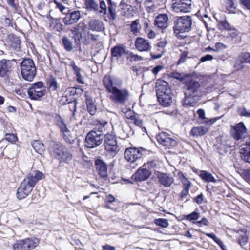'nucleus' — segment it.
<instances>
[{
    "instance_id": "864d4df0",
    "label": "nucleus",
    "mask_w": 250,
    "mask_h": 250,
    "mask_svg": "<svg viewBox=\"0 0 250 250\" xmlns=\"http://www.w3.org/2000/svg\"><path fill=\"white\" fill-rule=\"evenodd\" d=\"M143 22H144V31L145 32L147 33L148 31L151 30L150 29V21L148 19H146V18H145V19L142 21Z\"/></svg>"
},
{
    "instance_id": "774afa93",
    "label": "nucleus",
    "mask_w": 250,
    "mask_h": 250,
    "mask_svg": "<svg viewBox=\"0 0 250 250\" xmlns=\"http://www.w3.org/2000/svg\"><path fill=\"white\" fill-rule=\"evenodd\" d=\"M163 68V67L161 65H157L152 69V72L153 74L156 75Z\"/></svg>"
},
{
    "instance_id": "f704fd0d",
    "label": "nucleus",
    "mask_w": 250,
    "mask_h": 250,
    "mask_svg": "<svg viewBox=\"0 0 250 250\" xmlns=\"http://www.w3.org/2000/svg\"><path fill=\"white\" fill-rule=\"evenodd\" d=\"M122 180L125 182L126 184H133V182H141V173H134L130 179L122 178Z\"/></svg>"
},
{
    "instance_id": "4468645a",
    "label": "nucleus",
    "mask_w": 250,
    "mask_h": 250,
    "mask_svg": "<svg viewBox=\"0 0 250 250\" xmlns=\"http://www.w3.org/2000/svg\"><path fill=\"white\" fill-rule=\"evenodd\" d=\"M115 163V161H113L107 164L101 157H98L94 161V166L98 172H107V170L110 172L113 170Z\"/></svg>"
},
{
    "instance_id": "4d7b16f0",
    "label": "nucleus",
    "mask_w": 250,
    "mask_h": 250,
    "mask_svg": "<svg viewBox=\"0 0 250 250\" xmlns=\"http://www.w3.org/2000/svg\"><path fill=\"white\" fill-rule=\"evenodd\" d=\"M213 59L212 55L210 54H207L205 56H202L200 59V62H203L207 61H211Z\"/></svg>"
},
{
    "instance_id": "69168bd1",
    "label": "nucleus",
    "mask_w": 250,
    "mask_h": 250,
    "mask_svg": "<svg viewBox=\"0 0 250 250\" xmlns=\"http://www.w3.org/2000/svg\"><path fill=\"white\" fill-rule=\"evenodd\" d=\"M240 176L247 182L250 183V173H239Z\"/></svg>"
},
{
    "instance_id": "79ce46f5",
    "label": "nucleus",
    "mask_w": 250,
    "mask_h": 250,
    "mask_svg": "<svg viewBox=\"0 0 250 250\" xmlns=\"http://www.w3.org/2000/svg\"><path fill=\"white\" fill-rule=\"evenodd\" d=\"M199 216L200 215L199 213L196 211H193L189 214L185 215L184 218L187 220L193 221L197 220L199 218Z\"/></svg>"
},
{
    "instance_id": "e433bc0d",
    "label": "nucleus",
    "mask_w": 250,
    "mask_h": 250,
    "mask_svg": "<svg viewBox=\"0 0 250 250\" xmlns=\"http://www.w3.org/2000/svg\"><path fill=\"white\" fill-rule=\"evenodd\" d=\"M218 28L220 30H226L230 31L233 29V28L231 27V25L226 20L219 21L218 23Z\"/></svg>"
},
{
    "instance_id": "cd10ccee",
    "label": "nucleus",
    "mask_w": 250,
    "mask_h": 250,
    "mask_svg": "<svg viewBox=\"0 0 250 250\" xmlns=\"http://www.w3.org/2000/svg\"><path fill=\"white\" fill-rule=\"evenodd\" d=\"M157 165L154 161H151L145 163L142 167V172H151L157 168Z\"/></svg>"
},
{
    "instance_id": "f3484780",
    "label": "nucleus",
    "mask_w": 250,
    "mask_h": 250,
    "mask_svg": "<svg viewBox=\"0 0 250 250\" xmlns=\"http://www.w3.org/2000/svg\"><path fill=\"white\" fill-rule=\"evenodd\" d=\"M81 16V13L79 11L70 9L67 12L65 16L62 19V21L65 25H71L77 22Z\"/></svg>"
},
{
    "instance_id": "9d476101",
    "label": "nucleus",
    "mask_w": 250,
    "mask_h": 250,
    "mask_svg": "<svg viewBox=\"0 0 250 250\" xmlns=\"http://www.w3.org/2000/svg\"><path fill=\"white\" fill-rule=\"evenodd\" d=\"M103 83L106 91L109 93L119 88H121L122 86V82L120 79L108 75H105L103 78Z\"/></svg>"
},
{
    "instance_id": "bb28decb",
    "label": "nucleus",
    "mask_w": 250,
    "mask_h": 250,
    "mask_svg": "<svg viewBox=\"0 0 250 250\" xmlns=\"http://www.w3.org/2000/svg\"><path fill=\"white\" fill-rule=\"evenodd\" d=\"M247 230L246 229H240L238 231V233L240 234L239 237H238V242L241 246L245 245L248 240V237L246 235Z\"/></svg>"
},
{
    "instance_id": "72a5a7b5",
    "label": "nucleus",
    "mask_w": 250,
    "mask_h": 250,
    "mask_svg": "<svg viewBox=\"0 0 250 250\" xmlns=\"http://www.w3.org/2000/svg\"><path fill=\"white\" fill-rule=\"evenodd\" d=\"M55 120V125L60 128L61 132L68 129L66 124L60 116L56 117Z\"/></svg>"
},
{
    "instance_id": "f03ea898",
    "label": "nucleus",
    "mask_w": 250,
    "mask_h": 250,
    "mask_svg": "<svg viewBox=\"0 0 250 250\" xmlns=\"http://www.w3.org/2000/svg\"><path fill=\"white\" fill-rule=\"evenodd\" d=\"M44 178L45 175L43 173H35V175L32 173H29L17 190V198L22 200L26 198L31 192L38 182Z\"/></svg>"
},
{
    "instance_id": "13d9d810",
    "label": "nucleus",
    "mask_w": 250,
    "mask_h": 250,
    "mask_svg": "<svg viewBox=\"0 0 250 250\" xmlns=\"http://www.w3.org/2000/svg\"><path fill=\"white\" fill-rule=\"evenodd\" d=\"M115 197L111 194L106 196V199L105 200L104 203L105 204L107 203H112L115 201Z\"/></svg>"
},
{
    "instance_id": "e2e57ef3",
    "label": "nucleus",
    "mask_w": 250,
    "mask_h": 250,
    "mask_svg": "<svg viewBox=\"0 0 250 250\" xmlns=\"http://www.w3.org/2000/svg\"><path fill=\"white\" fill-rule=\"evenodd\" d=\"M69 66L72 67L74 72L77 71H81V69L76 65L75 62L73 60H71L70 62Z\"/></svg>"
},
{
    "instance_id": "680f3d73",
    "label": "nucleus",
    "mask_w": 250,
    "mask_h": 250,
    "mask_svg": "<svg viewBox=\"0 0 250 250\" xmlns=\"http://www.w3.org/2000/svg\"><path fill=\"white\" fill-rule=\"evenodd\" d=\"M182 182L183 184V188H190V182L186 177H183Z\"/></svg>"
},
{
    "instance_id": "ddd939ff",
    "label": "nucleus",
    "mask_w": 250,
    "mask_h": 250,
    "mask_svg": "<svg viewBox=\"0 0 250 250\" xmlns=\"http://www.w3.org/2000/svg\"><path fill=\"white\" fill-rule=\"evenodd\" d=\"M104 145L105 149L110 153L116 154L119 151L117 138L114 134L107 133L104 135Z\"/></svg>"
},
{
    "instance_id": "3c124183",
    "label": "nucleus",
    "mask_w": 250,
    "mask_h": 250,
    "mask_svg": "<svg viewBox=\"0 0 250 250\" xmlns=\"http://www.w3.org/2000/svg\"><path fill=\"white\" fill-rule=\"evenodd\" d=\"M240 57L242 58L245 63L250 64V53L243 52L240 54Z\"/></svg>"
},
{
    "instance_id": "5701e85b",
    "label": "nucleus",
    "mask_w": 250,
    "mask_h": 250,
    "mask_svg": "<svg viewBox=\"0 0 250 250\" xmlns=\"http://www.w3.org/2000/svg\"><path fill=\"white\" fill-rule=\"evenodd\" d=\"M168 18L165 14H159L155 18V24L159 28L164 29L167 27Z\"/></svg>"
},
{
    "instance_id": "37998d69",
    "label": "nucleus",
    "mask_w": 250,
    "mask_h": 250,
    "mask_svg": "<svg viewBox=\"0 0 250 250\" xmlns=\"http://www.w3.org/2000/svg\"><path fill=\"white\" fill-rule=\"evenodd\" d=\"M155 224L162 228H167L168 226V222L166 219L159 218L154 220Z\"/></svg>"
},
{
    "instance_id": "de8ad7c7",
    "label": "nucleus",
    "mask_w": 250,
    "mask_h": 250,
    "mask_svg": "<svg viewBox=\"0 0 250 250\" xmlns=\"http://www.w3.org/2000/svg\"><path fill=\"white\" fill-rule=\"evenodd\" d=\"M151 46L148 41L147 40H143L142 38V51H148L150 50Z\"/></svg>"
},
{
    "instance_id": "a878e982",
    "label": "nucleus",
    "mask_w": 250,
    "mask_h": 250,
    "mask_svg": "<svg viewBox=\"0 0 250 250\" xmlns=\"http://www.w3.org/2000/svg\"><path fill=\"white\" fill-rule=\"evenodd\" d=\"M208 131L207 128L200 126L192 128L190 134L193 136H200L205 134Z\"/></svg>"
},
{
    "instance_id": "2f4dec72",
    "label": "nucleus",
    "mask_w": 250,
    "mask_h": 250,
    "mask_svg": "<svg viewBox=\"0 0 250 250\" xmlns=\"http://www.w3.org/2000/svg\"><path fill=\"white\" fill-rule=\"evenodd\" d=\"M62 43L64 48L68 52H71L73 49L72 41L66 36L62 38Z\"/></svg>"
},
{
    "instance_id": "c03bdc74",
    "label": "nucleus",
    "mask_w": 250,
    "mask_h": 250,
    "mask_svg": "<svg viewBox=\"0 0 250 250\" xmlns=\"http://www.w3.org/2000/svg\"><path fill=\"white\" fill-rule=\"evenodd\" d=\"M49 89L50 90L55 91L58 87V83L55 78L51 77L48 82Z\"/></svg>"
},
{
    "instance_id": "2eb2a0df",
    "label": "nucleus",
    "mask_w": 250,
    "mask_h": 250,
    "mask_svg": "<svg viewBox=\"0 0 250 250\" xmlns=\"http://www.w3.org/2000/svg\"><path fill=\"white\" fill-rule=\"evenodd\" d=\"M191 6V0H175L172 7L176 12L187 13L190 11Z\"/></svg>"
},
{
    "instance_id": "a211bd4d",
    "label": "nucleus",
    "mask_w": 250,
    "mask_h": 250,
    "mask_svg": "<svg viewBox=\"0 0 250 250\" xmlns=\"http://www.w3.org/2000/svg\"><path fill=\"white\" fill-rule=\"evenodd\" d=\"M15 60L3 59L0 61V76L4 77L8 76L11 72L13 68V62Z\"/></svg>"
},
{
    "instance_id": "4be33fe9",
    "label": "nucleus",
    "mask_w": 250,
    "mask_h": 250,
    "mask_svg": "<svg viewBox=\"0 0 250 250\" xmlns=\"http://www.w3.org/2000/svg\"><path fill=\"white\" fill-rule=\"evenodd\" d=\"M159 182L165 187H169L174 182V179L166 173H159L158 175Z\"/></svg>"
},
{
    "instance_id": "0e129e2a",
    "label": "nucleus",
    "mask_w": 250,
    "mask_h": 250,
    "mask_svg": "<svg viewBox=\"0 0 250 250\" xmlns=\"http://www.w3.org/2000/svg\"><path fill=\"white\" fill-rule=\"evenodd\" d=\"M69 66L72 67L74 72L77 71H81V69L76 65L75 62L73 60H71L70 62Z\"/></svg>"
},
{
    "instance_id": "603ef678",
    "label": "nucleus",
    "mask_w": 250,
    "mask_h": 250,
    "mask_svg": "<svg viewBox=\"0 0 250 250\" xmlns=\"http://www.w3.org/2000/svg\"><path fill=\"white\" fill-rule=\"evenodd\" d=\"M127 59L131 62L139 61L141 59V57L138 55H135L133 53L129 51Z\"/></svg>"
},
{
    "instance_id": "a18cd8bd",
    "label": "nucleus",
    "mask_w": 250,
    "mask_h": 250,
    "mask_svg": "<svg viewBox=\"0 0 250 250\" xmlns=\"http://www.w3.org/2000/svg\"><path fill=\"white\" fill-rule=\"evenodd\" d=\"M140 24V20L137 19L133 21L130 25L131 31L135 35L138 32V26Z\"/></svg>"
},
{
    "instance_id": "7ed1b4c3",
    "label": "nucleus",
    "mask_w": 250,
    "mask_h": 250,
    "mask_svg": "<svg viewBox=\"0 0 250 250\" xmlns=\"http://www.w3.org/2000/svg\"><path fill=\"white\" fill-rule=\"evenodd\" d=\"M156 95L159 103L165 107L169 106L172 102L171 90L167 82L161 79L156 83Z\"/></svg>"
},
{
    "instance_id": "423d86ee",
    "label": "nucleus",
    "mask_w": 250,
    "mask_h": 250,
    "mask_svg": "<svg viewBox=\"0 0 250 250\" xmlns=\"http://www.w3.org/2000/svg\"><path fill=\"white\" fill-rule=\"evenodd\" d=\"M192 19L188 16L180 17L174 21L173 30L174 33L177 35L190 31L192 28Z\"/></svg>"
},
{
    "instance_id": "6e6d98bb",
    "label": "nucleus",
    "mask_w": 250,
    "mask_h": 250,
    "mask_svg": "<svg viewBox=\"0 0 250 250\" xmlns=\"http://www.w3.org/2000/svg\"><path fill=\"white\" fill-rule=\"evenodd\" d=\"M193 223H196L199 226L201 227L203 225L205 226H207L208 224V221L206 218L203 217L201 219V220L193 222Z\"/></svg>"
},
{
    "instance_id": "49530a36",
    "label": "nucleus",
    "mask_w": 250,
    "mask_h": 250,
    "mask_svg": "<svg viewBox=\"0 0 250 250\" xmlns=\"http://www.w3.org/2000/svg\"><path fill=\"white\" fill-rule=\"evenodd\" d=\"M238 112L241 116L250 117V112L247 111L246 108L241 107L238 108Z\"/></svg>"
},
{
    "instance_id": "09e8293b",
    "label": "nucleus",
    "mask_w": 250,
    "mask_h": 250,
    "mask_svg": "<svg viewBox=\"0 0 250 250\" xmlns=\"http://www.w3.org/2000/svg\"><path fill=\"white\" fill-rule=\"evenodd\" d=\"M5 139L11 143H14L17 140V136L13 133L6 134Z\"/></svg>"
},
{
    "instance_id": "052dcab7",
    "label": "nucleus",
    "mask_w": 250,
    "mask_h": 250,
    "mask_svg": "<svg viewBox=\"0 0 250 250\" xmlns=\"http://www.w3.org/2000/svg\"><path fill=\"white\" fill-rule=\"evenodd\" d=\"M204 195L201 193L194 198V201L198 204H201L203 201Z\"/></svg>"
},
{
    "instance_id": "9b49d317",
    "label": "nucleus",
    "mask_w": 250,
    "mask_h": 250,
    "mask_svg": "<svg viewBox=\"0 0 250 250\" xmlns=\"http://www.w3.org/2000/svg\"><path fill=\"white\" fill-rule=\"evenodd\" d=\"M103 141L102 135L99 134L95 130H92L86 136L85 146L88 148H93L100 145Z\"/></svg>"
},
{
    "instance_id": "473e14b6",
    "label": "nucleus",
    "mask_w": 250,
    "mask_h": 250,
    "mask_svg": "<svg viewBox=\"0 0 250 250\" xmlns=\"http://www.w3.org/2000/svg\"><path fill=\"white\" fill-rule=\"evenodd\" d=\"M32 146L35 151L38 153L41 154L44 150V145L40 141L33 140Z\"/></svg>"
},
{
    "instance_id": "412c9836",
    "label": "nucleus",
    "mask_w": 250,
    "mask_h": 250,
    "mask_svg": "<svg viewBox=\"0 0 250 250\" xmlns=\"http://www.w3.org/2000/svg\"><path fill=\"white\" fill-rule=\"evenodd\" d=\"M129 51L126 50V47L123 44H119L112 47L111 49V54L112 57L119 59L125 55L128 54Z\"/></svg>"
},
{
    "instance_id": "c756f323",
    "label": "nucleus",
    "mask_w": 250,
    "mask_h": 250,
    "mask_svg": "<svg viewBox=\"0 0 250 250\" xmlns=\"http://www.w3.org/2000/svg\"><path fill=\"white\" fill-rule=\"evenodd\" d=\"M107 124V122L105 121H103L102 122L97 121V123L96 124V126L93 130H95V131L98 132L99 134L102 135L103 137L104 133L105 132V126Z\"/></svg>"
},
{
    "instance_id": "5fc2aeb1",
    "label": "nucleus",
    "mask_w": 250,
    "mask_h": 250,
    "mask_svg": "<svg viewBox=\"0 0 250 250\" xmlns=\"http://www.w3.org/2000/svg\"><path fill=\"white\" fill-rule=\"evenodd\" d=\"M188 55V52L184 51L180 55V57L178 61V64L184 63L186 61Z\"/></svg>"
},
{
    "instance_id": "6e6552de",
    "label": "nucleus",
    "mask_w": 250,
    "mask_h": 250,
    "mask_svg": "<svg viewBox=\"0 0 250 250\" xmlns=\"http://www.w3.org/2000/svg\"><path fill=\"white\" fill-rule=\"evenodd\" d=\"M129 93L126 89L119 88L110 93V99L119 105H125L129 100Z\"/></svg>"
},
{
    "instance_id": "bf43d9fd",
    "label": "nucleus",
    "mask_w": 250,
    "mask_h": 250,
    "mask_svg": "<svg viewBox=\"0 0 250 250\" xmlns=\"http://www.w3.org/2000/svg\"><path fill=\"white\" fill-rule=\"evenodd\" d=\"M80 24H78L75 27H73L70 30V31L74 35L77 36L80 34Z\"/></svg>"
},
{
    "instance_id": "58836bf2",
    "label": "nucleus",
    "mask_w": 250,
    "mask_h": 250,
    "mask_svg": "<svg viewBox=\"0 0 250 250\" xmlns=\"http://www.w3.org/2000/svg\"><path fill=\"white\" fill-rule=\"evenodd\" d=\"M116 4L114 3L111 5H108V12L109 13V19L114 20L116 18Z\"/></svg>"
},
{
    "instance_id": "f257e3e1",
    "label": "nucleus",
    "mask_w": 250,
    "mask_h": 250,
    "mask_svg": "<svg viewBox=\"0 0 250 250\" xmlns=\"http://www.w3.org/2000/svg\"><path fill=\"white\" fill-rule=\"evenodd\" d=\"M185 98L183 105L185 107L194 106L203 94L202 87L200 83L192 79H188L184 83Z\"/></svg>"
},
{
    "instance_id": "c9c22d12",
    "label": "nucleus",
    "mask_w": 250,
    "mask_h": 250,
    "mask_svg": "<svg viewBox=\"0 0 250 250\" xmlns=\"http://www.w3.org/2000/svg\"><path fill=\"white\" fill-rule=\"evenodd\" d=\"M61 133H62L63 139L66 143L69 144H73L74 143V139L71 135L69 129H67Z\"/></svg>"
},
{
    "instance_id": "393cba45",
    "label": "nucleus",
    "mask_w": 250,
    "mask_h": 250,
    "mask_svg": "<svg viewBox=\"0 0 250 250\" xmlns=\"http://www.w3.org/2000/svg\"><path fill=\"white\" fill-rule=\"evenodd\" d=\"M89 26L93 31H101L104 29V24L102 21L99 20L93 19L90 21Z\"/></svg>"
},
{
    "instance_id": "4c0bfd02",
    "label": "nucleus",
    "mask_w": 250,
    "mask_h": 250,
    "mask_svg": "<svg viewBox=\"0 0 250 250\" xmlns=\"http://www.w3.org/2000/svg\"><path fill=\"white\" fill-rule=\"evenodd\" d=\"M244 62L243 61L242 58L240 57V55L238 56V57L235 60L234 64L233 65V67L236 71H239L242 70L244 68Z\"/></svg>"
},
{
    "instance_id": "ea45409f",
    "label": "nucleus",
    "mask_w": 250,
    "mask_h": 250,
    "mask_svg": "<svg viewBox=\"0 0 250 250\" xmlns=\"http://www.w3.org/2000/svg\"><path fill=\"white\" fill-rule=\"evenodd\" d=\"M200 176L202 179L208 182L216 181L214 177L210 173H200Z\"/></svg>"
},
{
    "instance_id": "39448f33",
    "label": "nucleus",
    "mask_w": 250,
    "mask_h": 250,
    "mask_svg": "<svg viewBox=\"0 0 250 250\" xmlns=\"http://www.w3.org/2000/svg\"><path fill=\"white\" fill-rule=\"evenodd\" d=\"M21 71L23 79L29 82L32 81L37 72L33 61L29 58L24 59L21 62Z\"/></svg>"
},
{
    "instance_id": "dca6fc26",
    "label": "nucleus",
    "mask_w": 250,
    "mask_h": 250,
    "mask_svg": "<svg viewBox=\"0 0 250 250\" xmlns=\"http://www.w3.org/2000/svg\"><path fill=\"white\" fill-rule=\"evenodd\" d=\"M156 139L159 143L167 148L175 147L177 144L176 141L169 137L167 133L164 132L158 134Z\"/></svg>"
},
{
    "instance_id": "0eeeda50",
    "label": "nucleus",
    "mask_w": 250,
    "mask_h": 250,
    "mask_svg": "<svg viewBox=\"0 0 250 250\" xmlns=\"http://www.w3.org/2000/svg\"><path fill=\"white\" fill-rule=\"evenodd\" d=\"M40 240L35 237L17 240L13 244L14 250H31L40 243Z\"/></svg>"
},
{
    "instance_id": "6ab92c4d",
    "label": "nucleus",
    "mask_w": 250,
    "mask_h": 250,
    "mask_svg": "<svg viewBox=\"0 0 250 250\" xmlns=\"http://www.w3.org/2000/svg\"><path fill=\"white\" fill-rule=\"evenodd\" d=\"M231 135L236 140H240L244 137L246 133V128L242 122L238 123L231 130Z\"/></svg>"
},
{
    "instance_id": "1a4fd4ad",
    "label": "nucleus",
    "mask_w": 250,
    "mask_h": 250,
    "mask_svg": "<svg viewBox=\"0 0 250 250\" xmlns=\"http://www.w3.org/2000/svg\"><path fill=\"white\" fill-rule=\"evenodd\" d=\"M125 159L130 163V167L132 168L137 167L140 164L141 154L139 149L136 148H128L124 152Z\"/></svg>"
},
{
    "instance_id": "7c9ffc66",
    "label": "nucleus",
    "mask_w": 250,
    "mask_h": 250,
    "mask_svg": "<svg viewBox=\"0 0 250 250\" xmlns=\"http://www.w3.org/2000/svg\"><path fill=\"white\" fill-rule=\"evenodd\" d=\"M87 109L89 114L91 115H94L97 112L96 106L94 104L91 99H87L86 101Z\"/></svg>"
},
{
    "instance_id": "338daca9",
    "label": "nucleus",
    "mask_w": 250,
    "mask_h": 250,
    "mask_svg": "<svg viewBox=\"0 0 250 250\" xmlns=\"http://www.w3.org/2000/svg\"><path fill=\"white\" fill-rule=\"evenodd\" d=\"M103 250H115V247L114 246L110 245L109 244H105L102 246Z\"/></svg>"
},
{
    "instance_id": "aec40b11",
    "label": "nucleus",
    "mask_w": 250,
    "mask_h": 250,
    "mask_svg": "<svg viewBox=\"0 0 250 250\" xmlns=\"http://www.w3.org/2000/svg\"><path fill=\"white\" fill-rule=\"evenodd\" d=\"M6 42L11 47L15 50L19 51L21 48V41L17 35L14 34H9L5 39Z\"/></svg>"
},
{
    "instance_id": "c85d7f7f",
    "label": "nucleus",
    "mask_w": 250,
    "mask_h": 250,
    "mask_svg": "<svg viewBox=\"0 0 250 250\" xmlns=\"http://www.w3.org/2000/svg\"><path fill=\"white\" fill-rule=\"evenodd\" d=\"M85 5L88 11H98V4L95 0H85Z\"/></svg>"
},
{
    "instance_id": "f8f14e48",
    "label": "nucleus",
    "mask_w": 250,
    "mask_h": 250,
    "mask_svg": "<svg viewBox=\"0 0 250 250\" xmlns=\"http://www.w3.org/2000/svg\"><path fill=\"white\" fill-rule=\"evenodd\" d=\"M46 92L43 84L41 82L34 83L28 89L27 93L32 100H37L44 95Z\"/></svg>"
},
{
    "instance_id": "a19ab883",
    "label": "nucleus",
    "mask_w": 250,
    "mask_h": 250,
    "mask_svg": "<svg viewBox=\"0 0 250 250\" xmlns=\"http://www.w3.org/2000/svg\"><path fill=\"white\" fill-rule=\"evenodd\" d=\"M54 3L56 4V8L63 14L65 15L70 9L64 6L62 3L58 2L57 0H53Z\"/></svg>"
},
{
    "instance_id": "b1692460",
    "label": "nucleus",
    "mask_w": 250,
    "mask_h": 250,
    "mask_svg": "<svg viewBox=\"0 0 250 250\" xmlns=\"http://www.w3.org/2000/svg\"><path fill=\"white\" fill-rule=\"evenodd\" d=\"M240 153L243 160L250 163V135L249 141H246V146L240 149Z\"/></svg>"
},
{
    "instance_id": "20e7f679",
    "label": "nucleus",
    "mask_w": 250,
    "mask_h": 250,
    "mask_svg": "<svg viewBox=\"0 0 250 250\" xmlns=\"http://www.w3.org/2000/svg\"><path fill=\"white\" fill-rule=\"evenodd\" d=\"M49 151L52 157L60 162L68 163L72 160V156L67 148L62 144L52 142L50 143Z\"/></svg>"
},
{
    "instance_id": "8fccbe9b",
    "label": "nucleus",
    "mask_w": 250,
    "mask_h": 250,
    "mask_svg": "<svg viewBox=\"0 0 250 250\" xmlns=\"http://www.w3.org/2000/svg\"><path fill=\"white\" fill-rule=\"evenodd\" d=\"M100 10L99 11L100 13L106 14L107 13V6L104 1L102 0L99 3Z\"/></svg>"
}]
</instances>
